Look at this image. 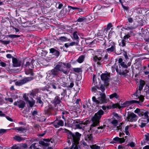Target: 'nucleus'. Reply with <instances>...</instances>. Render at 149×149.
Masks as SVG:
<instances>
[{"label":"nucleus","instance_id":"5fc2aeb1","mask_svg":"<svg viewBox=\"0 0 149 149\" xmlns=\"http://www.w3.org/2000/svg\"><path fill=\"white\" fill-rule=\"evenodd\" d=\"M5 100H6L8 101L9 102H12L13 101V99L11 98H6Z\"/></svg>","mask_w":149,"mask_h":149},{"label":"nucleus","instance_id":"1a4fd4ad","mask_svg":"<svg viewBox=\"0 0 149 149\" xmlns=\"http://www.w3.org/2000/svg\"><path fill=\"white\" fill-rule=\"evenodd\" d=\"M60 99L58 96H56L54 100L53 103L54 105V109L56 110H61V105L60 104Z\"/></svg>","mask_w":149,"mask_h":149},{"label":"nucleus","instance_id":"dca6fc26","mask_svg":"<svg viewBox=\"0 0 149 149\" xmlns=\"http://www.w3.org/2000/svg\"><path fill=\"white\" fill-rule=\"evenodd\" d=\"M50 53L52 54L53 55L55 56L56 57H58L60 55V52L54 48H51L49 49Z\"/></svg>","mask_w":149,"mask_h":149},{"label":"nucleus","instance_id":"864d4df0","mask_svg":"<svg viewBox=\"0 0 149 149\" xmlns=\"http://www.w3.org/2000/svg\"><path fill=\"white\" fill-rule=\"evenodd\" d=\"M23 97L24 98V100L26 101L27 102L28 100H29L28 97L26 96V94L24 95Z\"/></svg>","mask_w":149,"mask_h":149},{"label":"nucleus","instance_id":"bf43d9fd","mask_svg":"<svg viewBox=\"0 0 149 149\" xmlns=\"http://www.w3.org/2000/svg\"><path fill=\"white\" fill-rule=\"evenodd\" d=\"M0 65H1L3 67H5L6 66V64L5 63L1 61L0 63Z\"/></svg>","mask_w":149,"mask_h":149},{"label":"nucleus","instance_id":"09e8293b","mask_svg":"<svg viewBox=\"0 0 149 149\" xmlns=\"http://www.w3.org/2000/svg\"><path fill=\"white\" fill-rule=\"evenodd\" d=\"M1 42L4 45H7L10 42V41H6V40H1Z\"/></svg>","mask_w":149,"mask_h":149},{"label":"nucleus","instance_id":"a18cd8bd","mask_svg":"<svg viewBox=\"0 0 149 149\" xmlns=\"http://www.w3.org/2000/svg\"><path fill=\"white\" fill-rule=\"evenodd\" d=\"M73 70L75 72L79 73L80 72V69L79 68H73Z\"/></svg>","mask_w":149,"mask_h":149},{"label":"nucleus","instance_id":"f257e3e1","mask_svg":"<svg viewBox=\"0 0 149 149\" xmlns=\"http://www.w3.org/2000/svg\"><path fill=\"white\" fill-rule=\"evenodd\" d=\"M81 134L78 132L73 133L69 132L68 135V139H71L72 143L69 149H78L77 145L79 143Z\"/></svg>","mask_w":149,"mask_h":149},{"label":"nucleus","instance_id":"20e7f679","mask_svg":"<svg viewBox=\"0 0 149 149\" xmlns=\"http://www.w3.org/2000/svg\"><path fill=\"white\" fill-rule=\"evenodd\" d=\"M59 72H62L66 74H68L67 70H64L63 68L61 69L58 64L55 66L54 69L51 70L49 74L51 75L59 77L58 74L60 73Z\"/></svg>","mask_w":149,"mask_h":149},{"label":"nucleus","instance_id":"37998d69","mask_svg":"<svg viewBox=\"0 0 149 149\" xmlns=\"http://www.w3.org/2000/svg\"><path fill=\"white\" fill-rule=\"evenodd\" d=\"M143 83H140L139 86V89L137 91H140L142 89L143 85H144V82L143 81Z\"/></svg>","mask_w":149,"mask_h":149},{"label":"nucleus","instance_id":"f3484780","mask_svg":"<svg viewBox=\"0 0 149 149\" xmlns=\"http://www.w3.org/2000/svg\"><path fill=\"white\" fill-rule=\"evenodd\" d=\"M110 77L109 74H102L101 76V78L102 80L104 81L106 83L108 81Z\"/></svg>","mask_w":149,"mask_h":149},{"label":"nucleus","instance_id":"338daca9","mask_svg":"<svg viewBox=\"0 0 149 149\" xmlns=\"http://www.w3.org/2000/svg\"><path fill=\"white\" fill-rule=\"evenodd\" d=\"M32 115L34 116L36 115H37V112L35 110L33 111V112L32 113Z\"/></svg>","mask_w":149,"mask_h":149},{"label":"nucleus","instance_id":"72a5a7b5","mask_svg":"<svg viewBox=\"0 0 149 149\" xmlns=\"http://www.w3.org/2000/svg\"><path fill=\"white\" fill-rule=\"evenodd\" d=\"M129 128V127L128 126H126L125 127V133L127 135L129 136L130 135V133L129 132L128 129Z\"/></svg>","mask_w":149,"mask_h":149},{"label":"nucleus","instance_id":"aec40b11","mask_svg":"<svg viewBox=\"0 0 149 149\" xmlns=\"http://www.w3.org/2000/svg\"><path fill=\"white\" fill-rule=\"evenodd\" d=\"M64 125V122L61 120H59L56 123H55L54 125V127L57 128L59 127V126H63Z\"/></svg>","mask_w":149,"mask_h":149},{"label":"nucleus","instance_id":"4d7b16f0","mask_svg":"<svg viewBox=\"0 0 149 149\" xmlns=\"http://www.w3.org/2000/svg\"><path fill=\"white\" fill-rule=\"evenodd\" d=\"M94 17L93 15L92 16L89 15L88 16V19H90V21H93L94 19V17Z\"/></svg>","mask_w":149,"mask_h":149},{"label":"nucleus","instance_id":"58836bf2","mask_svg":"<svg viewBox=\"0 0 149 149\" xmlns=\"http://www.w3.org/2000/svg\"><path fill=\"white\" fill-rule=\"evenodd\" d=\"M119 107H120V104L118 103L113 104L112 106V107L113 109L118 108V109H120L119 108Z\"/></svg>","mask_w":149,"mask_h":149},{"label":"nucleus","instance_id":"39448f33","mask_svg":"<svg viewBox=\"0 0 149 149\" xmlns=\"http://www.w3.org/2000/svg\"><path fill=\"white\" fill-rule=\"evenodd\" d=\"M100 96L97 98V99L95 96H93L92 97L93 101L96 104H101L106 102L107 99L105 94L101 93L100 94Z\"/></svg>","mask_w":149,"mask_h":149},{"label":"nucleus","instance_id":"603ef678","mask_svg":"<svg viewBox=\"0 0 149 149\" xmlns=\"http://www.w3.org/2000/svg\"><path fill=\"white\" fill-rule=\"evenodd\" d=\"M127 146H130L131 147H134L135 146L134 143V142H132L128 144Z\"/></svg>","mask_w":149,"mask_h":149},{"label":"nucleus","instance_id":"e2e57ef3","mask_svg":"<svg viewBox=\"0 0 149 149\" xmlns=\"http://www.w3.org/2000/svg\"><path fill=\"white\" fill-rule=\"evenodd\" d=\"M6 56L7 58H12L13 57L12 55L10 54H8L6 55Z\"/></svg>","mask_w":149,"mask_h":149},{"label":"nucleus","instance_id":"9d476101","mask_svg":"<svg viewBox=\"0 0 149 149\" xmlns=\"http://www.w3.org/2000/svg\"><path fill=\"white\" fill-rule=\"evenodd\" d=\"M33 79L32 77H28L24 78L22 80L16 81L15 83L16 86H20L32 80Z\"/></svg>","mask_w":149,"mask_h":149},{"label":"nucleus","instance_id":"473e14b6","mask_svg":"<svg viewBox=\"0 0 149 149\" xmlns=\"http://www.w3.org/2000/svg\"><path fill=\"white\" fill-rule=\"evenodd\" d=\"M103 127L102 126L98 127L97 128V130L95 131V133L96 134H99L103 131Z\"/></svg>","mask_w":149,"mask_h":149},{"label":"nucleus","instance_id":"f03ea898","mask_svg":"<svg viewBox=\"0 0 149 149\" xmlns=\"http://www.w3.org/2000/svg\"><path fill=\"white\" fill-rule=\"evenodd\" d=\"M34 61L33 59L29 58H25L23 60L22 63V67L24 68L25 74L27 75L30 74L33 75L32 71V66Z\"/></svg>","mask_w":149,"mask_h":149},{"label":"nucleus","instance_id":"4be33fe9","mask_svg":"<svg viewBox=\"0 0 149 149\" xmlns=\"http://www.w3.org/2000/svg\"><path fill=\"white\" fill-rule=\"evenodd\" d=\"M113 140L115 142L113 143H115L117 142H118L120 143H123L124 142L125 139L123 138H119L118 137H116L113 139Z\"/></svg>","mask_w":149,"mask_h":149},{"label":"nucleus","instance_id":"a878e982","mask_svg":"<svg viewBox=\"0 0 149 149\" xmlns=\"http://www.w3.org/2000/svg\"><path fill=\"white\" fill-rule=\"evenodd\" d=\"M129 105H130L129 101L125 102L121 104H120L119 108L120 109H122L126 106H129Z\"/></svg>","mask_w":149,"mask_h":149},{"label":"nucleus","instance_id":"412c9836","mask_svg":"<svg viewBox=\"0 0 149 149\" xmlns=\"http://www.w3.org/2000/svg\"><path fill=\"white\" fill-rule=\"evenodd\" d=\"M111 123L113 125L114 127H115L116 126L117 129L116 130H121V128L122 127L120 125L119 126H117L118 125V121L116 120H113L111 122Z\"/></svg>","mask_w":149,"mask_h":149},{"label":"nucleus","instance_id":"5701e85b","mask_svg":"<svg viewBox=\"0 0 149 149\" xmlns=\"http://www.w3.org/2000/svg\"><path fill=\"white\" fill-rule=\"evenodd\" d=\"M134 112L135 113L137 114L139 116H142L144 114H145V113H144L143 111V110L140 109L139 108H137L135 110Z\"/></svg>","mask_w":149,"mask_h":149},{"label":"nucleus","instance_id":"8fccbe9b","mask_svg":"<svg viewBox=\"0 0 149 149\" xmlns=\"http://www.w3.org/2000/svg\"><path fill=\"white\" fill-rule=\"evenodd\" d=\"M85 19L84 17H79L77 19V21L79 22H82L84 21Z\"/></svg>","mask_w":149,"mask_h":149},{"label":"nucleus","instance_id":"2f4dec72","mask_svg":"<svg viewBox=\"0 0 149 149\" xmlns=\"http://www.w3.org/2000/svg\"><path fill=\"white\" fill-rule=\"evenodd\" d=\"M15 129L16 130H18L20 133L23 132L24 131L26 132V129L22 127L16 128Z\"/></svg>","mask_w":149,"mask_h":149},{"label":"nucleus","instance_id":"7c9ffc66","mask_svg":"<svg viewBox=\"0 0 149 149\" xmlns=\"http://www.w3.org/2000/svg\"><path fill=\"white\" fill-rule=\"evenodd\" d=\"M13 139L15 140L20 142L22 140H24V139L22 137H21L19 136L15 135L13 137Z\"/></svg>","mask_w":149,"mask_h":149},{"label":"nucleus","instance_id":"6ab92c4d","mask_svg":"<svg viewBox=\"0 0 149 149\" xmlns=\"http://www.w3.org/2000/svg\"><path fill=\"white\" fill-rule=\"evenodd\" d=\"M58 65L61 69L63 68V69H64V66L66 68H70L71 67V65L68 63H63L61 62L60 63H59Z\"/></svg>","mask_w":149,"mask_h":149},{"label":"nucleus","instance_id":"4468645a","mask_svg":"<svg viewBox=\"0 0 149 149\" xmlns=\"http://www.w3.org/2000/svg\"><path fill=\"white\" fill-rule=\"evenodd\" d=\"M93 61L97 63V67L100 66L101 64L100 62L102 59L101 55H95L93 57Z\"/></svg>","mask_w":149,"mask_h":149},{"label":"nucleus","instance_id":"3c124183","mask_svg":"<svg viewBox=\"0 0 149 149\" xmlns=\"http://www.w3.org/2000/svg\"><path fill=\"white\" fill-rule=\"evenodd\" d=\"M68 7L69 8H70V10L71 9H72L73 10H75V9H79V8H77V7H72L71 6H68Z\"/></svg>","mask_w":149,"mask_h":149},{"label":"nucleus","instance_id":"0e129e2a","mask_svg":"<svg viewBox=\"0 0 149 149\" xmlns=\"http://www.w3.org/2000/svg\"><path fill=\"white\" fill-rule=\"evenodd\" d=\"M51 86H52V88L53 89H56L57 88H56V86L55 85V84H51Z\"/></svg>","mask_w":149,"mask_h":149},{"label":"nucleus","instance_id":"9b49d317","mask_svg":"<svg viewBox=\"0 0 149 149\" xmlns=\"http://www.w3.org/2000/svg\"><path fill=\"white\" fill-rule=\"evenodd\" d=\"M127 119L128 121L134 122L137 120L138 116L133 113H128Z\"/></svg>","mask_w":149,"mask_h":149},{"label":"nucleus","instance_id":"ea45409f","mask_svg":"<svg viewBox=\"0 0 149 149\" xmlns=\"http://www.w3.org/2000/svg\"><path fill=\"white\" fill-rule=\"evenodd\" d=\"M130 104V105H131V104L134 103H137L139 104L140 103V102L136 100H132V101H129Z\"/></svg>","mask_w":149,"mask_h":149},{"label":"nucleus","instance_id":"a211bd4d","mask_svg":"<svg viewBox=\"0 0 149 149\" xmlns=\"http://www.w3.org/2000/svg\"><path fill=\"white\" fill-rule=\"evenodd\" d=\"M140 91H136V92L134 94V95L137 97V98L139 99V100L141 101V102H143L144 101V96L142 95H140Z\"/></svg>","mask_w":149,"mask_h":149},{"label":"nucleus","instance_id":"423d86ee","mask_svg":"<svg viewBox=\"0 0 149 149\" xmlns=\"http://www.w3.org/2000/svg\"><path fill=\"white\" fill-rule=\"evenodd\" d=\"M106 42H105L103 45H104L106 47L105 48L108 47L106 50L107 52L109 53L113 52L116 50V44L112 40H109V43L107 44H106Z\"/></svg>","mask_w":149,"mask_h":149},{"label":"nucleus","instance_id":"c756f323","mask_svg":"<svg viewBox=\"0 0 149 149\" xmlns=\"http://www.w3.org/2000/svg\"><path fill=\"white\" fill-rule=\"evenodd\" d=\"M30 107L33 106L35 103V101L33 98H31V100H29L27 101Z\"/></svg>","mask_w":149,"mask_h":149},{"label":"nucleus","instance_id":"e433bc0d","mask_svg":"<svg viewBox=\"0 0 149 149\" xmlns=\"http://www.w3.org/2000/svg\"><path fill=\"white\" fill-rule=\"evenodd\" d=\"M77 33V31L74 32L73 34V36L74 39L78 40L79 39Z\"/></svg>","mask_w":149,"mask_h":149},{"label":"nucleus","instance_id":"c9c22d12","mask_svg":"<svg viewBox=\"0 0 149 149\" xmlns=\"http://www.w3.org/2000/svg\"><path fill=\"white\" fill-rule=\"evenodd\" d=\"M7 36L8 37L13 38L19 37L20 36L18 35L10 34Z\"/></svg>","mask_w":149,"mask_h":149},{"label":"nucleus","instance_id":"680f3d73","mask_svg":"<svg viewBox=\"0 0 149 149\" xmlns=\"http://www.w3.org/2000/svg\"><path fill=\"white\" fill-rule=\"evenodd\" d=\"M130 37V36L129 35H126L124 37L123 39L125 40L126 39L129 38Z\"/></svg>","mask_w":149,"mask_h":149},{"label":"nucleus","instance_id":"c03bdc74","mask_svg":"<svg viewBox=\"0 0 149 149\" xmlns=\"http://www.w3.org/2000/svg\"><path fill=\"white\" fill-rule=\"evenodd\" d=\"M120 64L122 67H123L124 68H127V66L124 62L120 63Z\"/></svg>","mask_w":149,"mask_h":149},{"label":"nucleus","instance_id":"7ed1b4c3","mask_svg":"<svg viewBox=\"0 0 149 149\" xmlns=\"http://www.w3.org/2000/svg\"><path fill=\"white\" fill-rule=\"evenodd\" d=\"M104 113V111L102 110H100L95 113L92 118L91 120L93 123L91 125L90 129L91 131H93L94 130L95 128V127L99 123L100 119Z\"/></svg>","mask_w":149,"mask_h":149},{"label":"nucleus","instance_id":"f8f14e48","mask_svg":"<svg viewBox=\"0 0 149 149\" xmlns=\"http://www.w3.org/2000/svg\"><path fill=\"white\" fill-rule=\"evenodd\" d=\"M25 102L22 100H18L14 103V105L17 106L19 108L23 109L25 107Z\"/></svg>","mask_w":149,"mask_h":149},{"label":"nucleus","instance_id":"6e6552de","mask_svg":"<svg viewBox=\"0 0 149 149\" xmlns=\"http://www.w3.org/2000/svg\"><path fill=\"white\" fill-rule=\"evenodd\" d=\"M88 121H85V122L80 121L79 120L77 119L74 120L73 124L78 128L81 129L84 127V125L87 124Z\"/></svg>","mask_w":149,"mask_h":149},{"label":"nucleus","instance_id":"2eb2a0df","mask_svg":"<svg viewBox=\"0 0 149 149\" xmlns=\"http://www.w3.org/2000/svg\"><path fill=\"white\" fill-rule=\"evenodd\" d=\"M116 70L117 72L120 75H125L129 72V71L127 70H125L124 71L123 70L121 69V68L120 66H119V67H117L116 68Z\"/></svg>","mask_w":149,"mask_h":149},{"label":"nucleus","instance_id":"052dcab7","mask_svg":"<svg viewBox=\"0 0 149 149\" xmlns=\"http://www.w3.org/2000/svg\"><path fill=\"white\" fill-rule=\"evenodd\" d=\"M6 130L3 129H1L0 130V134H3L6 132Z\"/></svg>","mask_w":149,"mask_h":149},{"label":"nucleus","instance_id":"49530a36","mask_svg":"<svg viewBox=\"0 0 149 149\" xmlns=\"http://www.w3.org/2000/svg\"><path fill=\"white\" fill-rule=\"evenodd\" d=\"M66 38L64 36L60 37L59 38V40L62 41H65L66 40Z\"/></svg>","mask_w":149,"mask_h":149},{"label":"nucleus","instance_id":"bb28decb","mask_svg":"<svg viewBox=\"0 0 149 149\" xmlns=\"http://www.w3.org/2000/svg\"><path fill=\"white\" fill-rule=\"evenodd\" d=\"M39 92V90L37 88L35 89L32 90L30 93V95L32 96L35 95Z\"/></svg>","mask_w":149,"mask_h":149},{"label":"nucleus","instance_id":"c85d7f7f","mask_svg":"<svg viewBox=\"0 0 149 149\" xmlns=\"http://www.w3.org/2000/svg\"><path fill=\"white\" fill-rule=\"evenodd\" d=\"M77 44V43H76L75 42H73L70 43H65L64 45L66 47L68 48L70 46H73Z\"/></svg>","mask_w":149,"mask_h":149},{"label":"nucleus","instance_id":"69168bd1","mask_svg":"<svg viewBox=\"0 0 149 149\" xmlns=\"http://www.w3.org/2000/svg\"><path fill=\"white\" fill-rule=\"evenodd\" d=\"M74 85V84L73 82H72L70 83V85L68 86L69 88H72Z\"/></svg>","mask_w":149,"mask_h":149},{"label":"nucleus","instance_id":"774afa93","mask_svg":"<svg viewBox=\"0 0 149 149\" xmlns=\"http://www.w3.org/2000/svg\"><path fill=\"white\" fill-rule=\"evenodd\" d=\"M128 22L130 23H132L133 21L132 18L131 17L129 18L128 19Z\"/></svg>","mask_w":149,"mask_h":149},{"label":"nucleus","instance_id":"de8ad7c7","mask_svg":"<svg viewBox=\"0 0 149 149\" xmlns=\"http://www.w3.org/2000/svg\"><path fill=\"white\" fill-rule=\"evenodd\" d=\"M112 26V25L111 23H109L107 26V28L105 29L107 31L108 30H109L111 27Z\"/></svg>","mask_w":149,"mask_h":149},{"label":"nucleus","instance_id":"cd10ccee","mask_svg":"<svg viewBox=\"0 0 149 149\" xmlns=\"http://www.w3.org/2000/svg\"><path fill=\"white\" fill-rule=\"evenodd\" d=\"M109 97L110 99H111L113 98L117 99L119 98V96L116 93H115L109 95Z\"/></svg>","mask_w":149,"mask_h":149},{"label":"nucleus","instance_id":"393cba45","mask_svg":"<svg viewBox=\"0 0 149 149\" xmlns=\"http://www.w3.org/2000/svg\"><path fill=\"white\" fill-rule=\"evenodd\" d=\"M85 57V56L84 55H80L77 60V61L79 63H81L84 61Z\"/></svg>","mask_w":149,"mask_h":149},{"label":"nucleus","instance_id":"4c0bfd02","mask_svg":"<svg viewBox=\"0 0 149 149\" xmlns=\"http://www.w3.org/2000/svg\"><path fill=\"white\" fill-rule=\"evenodd\" d=\"M39 143L42 145L45 146H48L49 145V143H45L44 141H40Z\"/></svg>","mask_w":149,"mask_h":149},{"label":"nucleus","instance_id":"b1692460","mask_svg":"<svg viewBox=\"0 0 149 149\" xmlns=\"http://www.w3.org/2000/svg\"><path fill=\"white\" fill-rule=\"evenodd\" d=\"M85 140L89 142H91L93 140V137L91 134L88 135L85 137Z\"/></svg>","mask_w":149,"mask_h":149},{"label":"nucleus","instance_id":"79ce46f5","mask_svg":"<svg viewBox=\"0 0 149 149\" xmlns=\"http://www.w3.org/2000/svg\"><path fill=\"white\" fill-rule=\"evenodd\" d=\"M97 89H100L102 92H104L105 90L104 86V85H101L100 88L97 87Z\"/></svg>","mask_w":149,"mask_h":149},{"label":"nucleus","instance_id":"0eeeda50","mask_svg":"<svg viewBox=\"0 0 149 149\" xmlns=\"http://www.w3.org/2000/svg\"><path fill=\"white\" fill-rule=\"evenodd\" d=\"M146 113H145L144 118H142L138 121L139 126L141 128L143 127L149 122V117L146 115Z\"/></svg>","mask_w":149,"mask_h":149},{"label":"nucleus","instance_id":"f704fd0d","mask_svg":"<svg viewBox=\"0 0 149 149\" xmlns=\"http://www.w3.org/2000/svg\"><path fill=\"white\" fill-rule=\"evenodd\" d=\"M125 41H126L124 39L121 40V42L119 43V45L122 47H124L125 45Z\"/></svg>","mask_w":149,"mask_h":149},{"label":"nucleus","instance_id":"ddd939ff","mask_svg":"<svg viewBox=\"0 0 149 149\" xmlns=\"http://www.w3.org/2000/svg\"><path fill=\"white\" fill-rule=\"evenodd\" d=\"M13 65L14 67H20L22 63L21 61L14 57H12Z\"/></svg>","mask_w":149,"mask_h":149},{"label":"nucleus","instance_id":"a19ab883","mask_svg":"<svg viewBox=\"0 0 149 149\" xmlns=\"http://www.w3.org/2000/svg\"><path fill=\"white\" fill-rule=\"evenodd\" d=\"M92 149H100V147L96 145H93L91 147Z\"/></svg>","mask_w":149,"mask_h":149},{"label":"nucleus","instance_id":"6e6d98bb","mask_svg":"<svg viewBox=\"0 0 149 149\" xmlns=\"http://www.w3.org/2000/svg\"><path fill=\"white\" fill-rule=\"evenodd\" d=\"M146 139L147 141L149 140V133H147L145 135Z\"/></svg>","mask_w":149,"mask_h":149},{"label":"nucleus","instance_id":"13d9d810","mask_svg":"<svg viewBox=\"0 0 149 149\" xmlns=\"http://www.w3.org/2000/svg\"><path fill=\"white\" fill-rule=\"evenodd\" d=\"M11 149H21L20 147L15 145L11 148Z\"/></svg>","mask_w":149,"mask_h":149}]
</instances>
